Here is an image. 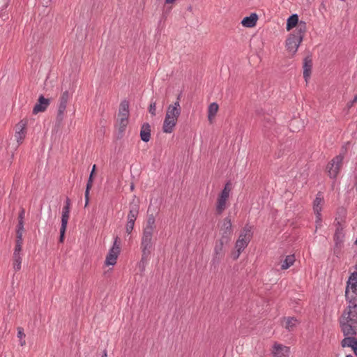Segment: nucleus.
<instances>
[{"label": "nucleus", "instance_id": "a878e982", "mask_svg": "<svg viewBox=\"0 0 357 357\" xmlns=\"http://www.w3.org/2000/svg\"><path fill=\"white\" fill-rule=\"evenodd\" d=\"M129 115V103L126 100L121 102L120 105L119 116L128 117Z\"/></svg>", "mask_w": 357, "mask_h": 357}, {"label": "nucleus", "instance_id": "2eb2a0df", "mask_svg": "<svg viewBox=\"0 0 357 357\" xmlns=\"http://www.w3.org/2000/svg\"><path fill=\"white\" fill-rule=\"evenodd\" d=\"M50 100L45 98L43 95L40 96L37 103L33 109V113L37 114L40 112H45L50 105Z\"/></svg>", "mask_w": 357, "mask_h": 357}, {"label": "nucleus", "instance_id": "864d4df0", "mask_svg": "<svg viewBox=\"0 0 357 357\" xmlns=\"http://www.w3.org/2000/svg\"><path fill=\"white\" fill-rule=\"evenodd\" d=\"M355 268H356V272H357V264L355 265Z\"/></svg>", "mask_w": 357, "mask_h": 357}, {"label": "nucleus", "instance_id": "09e8293b", "mask_svg": "<svg viewBox=\"0 0 357 357\" xmlns=\"http://www.w3.org/2000/svg\"><path fill=\"white\" fill-rule=\"evenodd\" d=\"M23 239H16L15 245H22Z\"/></svg>", "mask_w": 357, "mask_h": 357}, {"label": "nucleus", "instance_id": "bb28decb", "mask_svg": "<svg viewBox=\"0 0 357 357\" xmlns=\"http://www.w3.org/2000/svg\"><path fill=\"white\" fill-rule=\"evenodd\" d=\"M295 262V257L294 255H287L284 260L282 262L281 269L286 270L291 266Z\"/></svg>", "mask_w": 357, "mask_h": 357}, {"label": "nucleus", "instance_id": "e433bc0d", "mask_svg": "<svg viewBox=\"0 0 357 357\" xmlns=\"http://www.w3.org/2000/svg\"><path fill=\"white\" fill-rule=\"evenodd\" d=\"M343 237V235L342 232L340 231H337L334 236V240L335 241L336 243L337 244L339 242L340 243L342 241V238Z\"/></svg>", "mask_w": 357, "mask_h": 357}, {"label": "nucleus", "instance_id": "ddd939ff", "mask_svg": "<svg viewBox=\"0 0 357 357\" xmlns=\"http://www.w3.org/2000/svg\"><path fill=\"white\" fill-rule=\"evenodd\" d=\"M229 243H225L223 241L219 239L216 241L215 247H214V255L212 259V262L213 264H218L221 259L225 255V252L223 250L224 245H227Z\"/></svg>", "mask_w": 357, "mask_h": 357}, {"label": "nucleus", "instance_id": "6e6552de", "mask_svg": "<svg viewBox=\"0 0 357 357\" xmlns=\"http://www.w3.org/2000/svg\"><path fill=\"white\" fill-rule=\"evenodd\" d=\"M121 251V241L118 236H116L112 247L109 249L105 259V265L114 266L116 264L117 258Z\"/></svg>", "mask_w": 357, "mask_h": 357}, {"label": "nucleus", "instance_id": "de8ad7c7", "mask_svg": "<svg viewBox=\"0 0 357 357\" xmlns=\"http://www.w3.org/2000/svg\"><path fill=\"white\" fill-rule=\"evenodd\" d=\"M65 206H68V208H70V200L69 198L66 199Z\"/></svg>", "mask_w": 357, "mask_h": 357}, {"label": "nucleus", "instance_id": "c03bdc74", "mask_svg": "<svg viewBox=\"0 0 357 357\" xmlns=\"http://www.w3.org/2000/svg\"><path fill=\"white\" fill-rule=\"evenodd\" d=\"M23 231H24V222H18L16 231L23 232Z\"/></svg>", "mask_w": 357, "mask_h": 357}, {"label": "nucleus", "instance_id": "5fc2aeb1", "mask_svg": "<svg viewBox=\"0 0 357 357\" xmlns=\"http://www.w3.org/2000/svg\"><path fill=\"white\" fill-rule=\"evenodd\" d=\"M346 357H354V356L351 355H347Z\"/></svg>", "mask_w": 357, "mask_h": 357}, {"label": "nucleus", "instance_id": "dca6fc26", "mask_svg": "<svg viewBox=\"0 0 357 357\" xmlns=\"http://www.w3.org/2000/svg\"><path fill=\"white\" fill-rule=\"evenodd\" d=\"M324 204V201L323 195L321 192H318L313 202V211L314 214H321V212Z\"/></svg>", "mask_w": 357, "mask_h": 357}, {"label": "nucleus", "instance_id": "3c124183", "mask_svg": "<svg viewBox=\"0 0 357 357\" xmlns=\"http://www.w3.org/2000/svg\"><path fill=\"white\" fill-rule=\"evenodd\" d=\"M89 200L85 199V205L84 206L86 207L89 204Z\"/></svg>", "mask_w": 357, "mask_h": 357}, {"label": "nucleus", "instance_id": "4c0bfd02", "mask_svg": "<svg viewBox=\"0 0 357 357\" xmlns=\"http://www.w3.org/2000/svg\"><path fill=\"white\" fill-rule=\"evenodd\" d=\"M316 215V220H315V223H316V229H318L319 227H320L321 226V214H315Z\"/></svg>", "mask_w": 357, "mask_h": 357}, {"label": "nucleus", "instance_id": "9d476101", "mask_svg": "<svg viewBox=\"0 0 357 357\" xmlns=\"http://www.w3.org/2000/svg\"><path fill=\"white\" fill-rule=\"evenodd\" d=\"M302 40L301 36H296L294 33L290 34L286 40V47L288 52L292 55L295 54Z\"/></svg>", "mask_w": 357, "mask_h": 357}, {"label": "nucleus", "instance_id": "72a5a7b5", "mask_svg": "<svg viewBox=\"0 0 357 357\" xmlns=\"http://www.w3.org/2000/svg\"><path fill=\"white\" fill-rule=\"evenodd\" d=\"M66 227H67L66 225H61V228H60V237H59V241L61 243L63 242Z\"/></svg>", "mask_w": 357, "mask_h": 357}, {"label": "nucleus", "instance_id": "1a4fd4ad", "mask_svg": "<svg viewBox=\"0 0 357 357\" xmlns=\"http://www.w3.org/2000/svg\"><path fill=\"white\" fill-rule=\"evenodd\" d=\"M251 227L245 226L241 231L238 238L235 243V249L244 250L252 238Z\"/></svg>", "mask_w": 357, "mask_h": 357}, {"label": "nucleus", "instance_id": "b1692460", "mask_svg": "<svg viewBox=\"0 0 357 357\" xmlns=\"http://www.w3.org/2000/svg\"><path fill=\"white\" fill-rule=\"evenodd\" d=\"M128 123V117L119 116V120L116 123V128L119 133L124 132L126 128Z\"/></svg>", "mask_w": 357, "mask_h": 357}, {"label": "nucleus", "instance_id": "49530a36", "mask_svg": "<svg viewBox=\"0 0 357 357\" xmlns=\"http://www.w3.org/2000/svg\"><path fill=\"white\" fill-rule=\"evenodd\" d=\"M22 234H23V232L16 231V239H22Z\"/></svg>", "mask_w": 357, "mask_h": 357}, {"label": "nucleus", "instance_id": "c756f323", "mask_svg": "<svg viewBox=\"0 0 357 357\" xmlns=\"http://www.w3.org/2000/svg\"><path fill=\"white\" fill-rule=\"evenodd\" d=\"M306 31V23L303 21H300V22L296 26V30L294 34L296 36H301L302 39L303 38L304 34Z\"/></svg>", "mask_w": 357, "mask_h": 357}, {"label": "nucleus", "instance_id": "412c9836", "mask_svg": "<svg viewBox=\"0 0 357 357\" xmlns=\"http://www.w3.org/2000/svg\"><path fill=\"white\" fill-rule=\"evenodd\" d=\"M219 106L216 102H212L208 107V120L210 123H212L217 112L218 111Z\"/></svg>", "mask_w": 357, "mask_h": 357}, {"label": "nucleus", "instance_id": "58836bf2", "mask_svg": "<svg viewBox=\"0 0 357 357\" xmlns=\"http://www.w3.org/2000/svg\"><path fill=\"white\" fill-rule=\"evenodd\" d=\"M242 252H243V250H241L235 249V250L231 254L232 258L234 260H236L239 257V256Z\"/></svg>", "mask_w": 357, "mask_h": 357}, {"label": "nucleus", "instance_id": "4be33fe9", "mask_svg": "<svg viewBox=\"0 0 357 357\" xmlns=\"http://www.w3.org/2000/svg\"><path fill=\"white\" fill-rule=\"evenodd\" d=\"M312 66V59L310 58H305L303 65V77L306 81L310 77Z\"/></svg>", "mask_w": 357, "mask_h": 357}, {"label": "nucleus", "instance_id": "79ce46f5", "mask_svg": "<svg viewBox=\"0 0 357 357\" xmlns=\"http://www.w3.org/2000/svg\"><path fill=\"white\" fill-rule=\"evenodd\" d=\"M24 213H25L24 209L22 208L19 213L18 222H24Z\"/></svg>", "mask_w": 357, "mask_h": 357}, {"label": "nucleus", "instance_id": "c9c22d12", "mask_svg": "<svg viewBox=\"0 0 357 357\" xmlns=\"http://www.w3.org/2000/svg\"><path fill=\"white\" fill-rule=\"evenodd\" d=\"M96 165H94L93 166V168H92V170H91V172L90 174V176H89V178L88 179V182H87V184L86 185H89L91 187H92V184H93V174H94V172H95V170H96Z\"/></svg>", "mask_w": 357, "mask_h": 357}, {"label": "nucleus", "instance_id": "603ef678", "mask_svg": "<svg viewBox=\"0 0 357 357\" xmlns=\"http://www.w3.org/2000/svg\"><path fill=\"white\" fill-rule=\"evenodd\" d=\"M107 352H106V351H105L102 357H107Z\"/></svg>", "mask_w": 357, "mask_h": 357}, {"label": "nucleus", "instance_id": "0eeeda50", "mask_svg": "<svg viewBox=\"0 0 357 357\" xmlns=\"http://www.w3.org/2000/svg\"><path fill=\"white\" fill-rule=\"evenodd\" d=\"M72 98V93L68 91H65L61 94L57 108L56 121L61 122L64 119V115L66 111L67 104Z\"/></svg>", "mask_w": 357, "mask_h": 357}, {"label": "nucleus", "instance_id": "c85d7f7f", "mask_svg": "<svg viewBox=\"0 0 357 357\" xmlns=\"http://www.w3.org/2000/svg\"><path fill=\"white\" fill-rule=\"evenodd\" d=\"M22 255L13 254V267L15 272L21 269Z\"/></svg>", "mask_w": 357, "mask_h": 357}, {"label": "nucleus", "instance_id": "7c9ffc66", "mask_svg": "<svg viewBox=\"0 0 357 357\" xmlns=\"http://www.w3.org/2000/svg\"><path fill=\"white\" fill-rule=\"evenodd\" d=\"M70 208L68 206H64L62 208L61 215V225H68V219L70 217Z\"/></svg>", "mask_w": 357, "mask_h": 357}, {"label": "nucleus", "instance_id": "9b49d317", "mask_svg": "<svg viewBox=\"0 0 357 357\" xmlns=\"http://www.w3.org/2000/svg\"><path fill=\"white\" fill-rule=\"evenodd\" d=\"M343 156L339 155L335 157L328 165V174L331 178H335L342 165Z\"/></svg>", "mask_w": 357, "mask_h": 357}, {"label": "nucleus", "instance_id": "473e14b6", "mask_svg": "<svg viewBox=\"0 0 357 357\" xmlns=\"http://www.w3.org/2000/svg\"><path fill=\"white\" fill-rule=\"evenodd\" d=\"M135 222L133 220H128L127 224L126 226V230L128 234H130L134 228Z\"/></svg>", "mask_w": 357, "mask_h": 357}, {"label": "nucleus", "instance_id": "aec40b11", "mask_svg": "<svg viewBox=\"0 0 357 357\" xmlns=\"http://www.w3.org/2000/svg\"><path fill=\"white\" fill-rule=\"evenodd\" d=\"M139 205L137 203H131L128 215V220L135 221L139 213Z\"/></svg>", "mask_w": 357, "mask_h": 357}, {"label": "nucleus", "instance_id": "39448f33", "mask_svg": "<svg viewBox=\"0 0 357 357\" xmlns=\"http://www.w3.org/2000/svg\"><path fill=\"white\" fill-rule=\"evenodd\" d=\"M219 227L220 239L225 243H229L233 235L231 219L229 217L224 218L222 222H220Z\"/></svg>", "mask_w": 357, "mask_h": 357}, {"label": "nucleus", "instance_id": "5701e85b", "mask_svg": "<svg viewBox=\"0 0 357 357\" xmlns=\"http://www.w3.org/2000/svg\"><path fill=\"white\" fill-rule=\"evenodd\" d=\"M300 22H298V16L297 14H293L291 15L287 21V30L290 31L293 28L296 27L298 24Z\"/></svg>", "mask_w": 357, "mask_h": 357}, {"label": "nucleus", "instance_id": "f3484780", "mask_svg": "<svg viewBox=\"0 0 357 357\" xmlns=\"http://www.w3.org/2000/svg\"><path fill=\"white\" fill-rule=\"evenodd\" d=\"M258 16L256 13H252L250 16L245 17L241 21V24L248 28L254 27L257 22Z\"/></svg>", "mask_w": 357, "mask_h": 357}, {"label": "nucleus", "instance_id": "a19ab883", "mask_svg": "<svg viewBox=\"0 0 357 357\" xmlns=\"http://www.w3.org/2000/svg\"><path fill=\"white\" fill-rule=\"evenodd\" d=\"M22 245H15L13 254L22 255Z\"/></svg>", "mask_w": 357, "mask_h": 357}, {"label": "nucleus", "instance_id": "20e7f679", "mask_svg": "<svg viewBox=\"0 0 357 357\" xmlns=\"http://www.w3.org/2000/svg\"><path fill=\"white\" fill-rule=\"evenodd\" d=\"M153 233L149 232L147 231H143L142 233L141 242L142 257L139 264V266L142 265V269L144 268V263L146 261L147 258L151 254V250L153 247Z\"/></svg>", "mask_w": 357, "mask_h": 357}, {"label": "nucleus", "instance_id": "8fccbe9b", "mask_svg": "<svg viewBox=\"0 0 357 357\" xmlns=\"http://www.w3.org/2000/svg\"><path fill=\"white\" fill-rule=\"evenodd\" d=\"M352 349L354 351L355 354L357 356V344L353 347Z\"/></svg>", "mask_w": 357, "mask_h": 357}, {"label": "nucleus", "instance_id": "393cba45", "mask_svg": "<svg viewBox=\"0 0 357 357\" xmlns=\"http://www.w3.org/2000/svg\"><path fill=\"white\" fill-rule=\"evenodd\" d=\"M357 344V339L354 336H345V337L341 342V346L342 347H351Z\"/></svg>", "mask_w": 357, "mask_h": 357}, {"label": "nucleus", "instance_id": "37998d69", "mask_svg": "<svg viewBox=\"0 0 357 357\" xmlns=\"http://www.w3.org/2000/svg\"><path fill=\"white\" fill-rule=\"evenodd\" d=\"M91 188V186L86 185L85 193H84L85 199L89 200V192H90Z\"/></svg>", "mask_w": 357, "mask_h": 357}, {"label": "nucleus", "instance_id": "ea45409f", "mask_svg": "<svg viewBox=\"0 0 357 357\" xmlns=\"http://www.w3.org/2000/svg\"><path fill=\"white\" fill-rule=\"evenodd\" d=\"M356 102H357V94L354 96V98L352 100L347 102V107L348 109L351 108Z\"/></svg>", "mask_w": 357, "mask_h": 357}, {"label": "nucleus", "instance_id": "423d86ee", "mask_svg": "<svg viewBox=\"0 0 357 357\" xmlns=\"http://www.w3.org/2000/svg\"><path fill=\"white\" fill-rule=\"evenodd\" d=\"M230 192V183L228 182L225 184L224 189L217 198L215 211L218 214L220 215L226 209L227 202L229 199Z\"/></svg>", "mask_w": 357, "mask_h": 357}, {"label": "nucleus", "instance_id": "7ed1b4c3", "mask_svg": "<svg viewBox=\"0 0 357 357\" xmlns=\"http://www.w3.org/2000/svg\"><path fill=\"white\" fill-rule=\"evenodd\" d=\"M347 307H357V272L351 273L347 282L345 289Z\"/></svg>", "mask_w": 357, "mask_h": 357}, {"label": "nucleus", "instance_id": "a18cd8bd", "mask_svg": "<svg viewBox=\"0 0 357 357\" xmlns=\"http://www.w3.org/2000/svg\"><path fill=\"white\" fill-rule=\"evenodd\" d=\"M177 0H165V3L166 5H172V4H174L176 3Z\"/></svg>", "mask_w": 357, "mask_h": 357}, {"label": "nucleus", "instance_id": "a211bd4d", "mask_svg": "<svg viewBox=\"0 0 357 357\" xmlns=\"http://www.w3.org/2000/svg\"><path fill=\"white\" fill-rule=\"evenodd\" d=\"M298 324V321L294 317H289L284 318L283 326L289 331H293Z\"/></svg>", "mask_w": 357, "mask_h": 357}, {"label": "nucleus", "instance_id": "f704fd0d", "mask_svg": "<svg viewBox=\"0 0 357 357\" xmlns=\"http://www.w3.org/2000/svg\"><path fill=\"white\" fill-rule=\"evenodd\" d=\"M149 112L152 116H155L156 112V103L155 102H151L149 108Z\"/></svg>", "mask_w": 357, "mask_h": 357}, {"label": "nucleus", "instance_id": "6e6d98bb", "mask_svg": "<svg viewBox=\"0 0 357 357\" xmlns=\"http://www.w3.org/2000/svg\"><path fill=\"white\" fill-rule=\"evenodd\" d=\"M355 244L357 245V239L355 241Z\"/></svg>", "mask_w": 357, "mask_h": 357}, {"label": "nucleus", "instance_id": "4d7b16f0", "mask_svg": "<svg viewBox=\"0 0 357 357\" xmlns=\"http://www.w3.org/2000/svg\"><path fill=\"white\" fill-rule=\"evenodd\" d=\"M356 190H357V183H356Z\"/></svg>", "mask_w": 357, "mask_h": 357}, {"label": "nucleus", "instance_id": "f8f14e48", "mask_svg": "<svg viewBox=\"0 0 357 357\" xmlns=\"http://www.w3.org/2000/svg\"><path fill=\"white\" fill-rule=\"evenodd\" d=\"M26 125L27 121L25 119L21 120L15 127V137L17 140L18 145L21 144L26 135Z\"/></svg>", "mask_w": 357, "mask_h": 357}, {"label": "nucleus", "instance_id": "4468645a", "mask_svg": "<svg viewBox=\"0 0 357 357\" xmlns=\"http://www.w3.org/2000/svg\"><path fill=\"white\" fill-rule=\"evenodd\" d=\"M290 348L279 343H275L273 346L272 354L275 357H288Z\"/></svg>", "mask_w": 357, "mask_h": 357}, {"label": "nucleus", "instance_id": "cd10ccee", "mask_svg": "<svg viewBox=\"0 0 357 357\" xmlns=\"http://www.w3.org/2000/svg\"><path fill=\"white\" fill-rule=\"evenodd\" d=\"M155 229V218L153 215H150L147 218L146 226L143 231H147L149 232L153 233Z\"/></svg>", "mask_w": 357, "mask_h": 357}, {"label": "nucleus", "instance_id": "f03ea898", "mask_svg": "<svg viewBox=\"0 0 357 357\" xmlns=\"http://www.w3.org/2000/svg\"><path fill=\"white\" fill-rule=\"evenodd\" d=\"M180 96L177 100L167 107L165 120L162 125V130L165 133H172L177 123L178 119L181 112V107L179 102Z\"/></svg>", "mask_w": 357, "mask_h": 357}, {"label": "nucleus", "instance_id": "f257e3e1", "mask_svg": "<svg viewBox=\"0 0 357 357\" xmlns=\"http://www.w3.org/2000/svg\"><path fill=\"white\" fill-rule=\"evenodd\" d=\"M340 322L344 336L356 335L357 334V307H347Z\"/></svg>", "mask_w": 357, "mask_h": 357}, {"label": "nucleus", "instance_id": "6ab92c4d", "mask_svg": "<svg viewBox=\"0 0 357 357\" xmlns=\"http://www.w3.org/2000/svg\"><path fill=\"white\" fill-rule=\"evenodd\" d=\"M140 137L142 141L148 142L151 138V128L149 123H144L140 131Z\"/></svg>", "mask_w": 357, "mask_h": 357}, {"label": "nucleus", "instance_id": "2f4dec72", "mask_svg": "<svg viewBox=\"0 0 357 357\" xmlns=\"http://www.w3.org/2000/svg\"><path fill=\"white\" fill-rule=\"evenodd\" d=\"M17 337L20 339V344L23 347L26 344L25 333H24V329L21 327L17 328Z\"/></svg>", "mask_w": 357, "mask_h": 357}]
</instances>
